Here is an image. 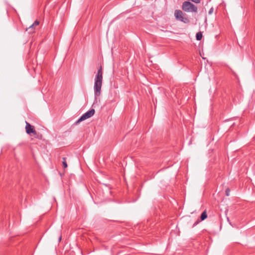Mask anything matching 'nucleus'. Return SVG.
I'll use <instances>...</instances> for the list:
<instances>
[{
  "mask_svg": "<svg viewBox=\"0 0 255 255\" xmlns=\"http://www.w3.org/2000/svg\"><path fill=\"white\" fill-rule=\"evenodd\" d=\"M182 9L183 11L187 12H195L198 11L197 7L192 2L188 1L183 2L182 5Z\"/></svg>",
  "mask_w": 255,
  "mask_h": 255,
  "instance_id": "f03ea898",
  "label": "nucleus"
},
{
  "mask_svg": "<svg viewBox=\"0 0 255 255\" xmlns=\"http://www.w3.org/2000/svg\"><path fill=\"white\" fill-rule=\"evenodd\" d=\"M39 24V22L38 20H35L32 24L34 26H37Z\"/></svg>",
  "mask_w": 255,
  "mask_h": 255,
  "instance_id": "f8f14e48",
  "label": "nucleus"
},
{
  "mask_svg": "<svg viewBox=\"0 0 255 255\" xmlns=\"http://www.w3.org/2000/svg\"><path fill=\"white\" fill-rule=\"evenodd\" d=\"M207 217V214L206 211H204L201 215L200 218L202 221L204 220Z\"/></svg>",
  "mask_w": 255,
  "mask_h": 255,
  "instance_id": "0eeeda50",
  "label": "nucleus"
},
{
  "mask_svg": "<svg viewBox=\"0 0 255 255\" xmlns=\"http://www.w3.org/2000/svg\"><path fill=\"white\" fill-rule=\"evenodd\" d=\"M174 16L176 19L184 23H188L190 22L189 19L184 16V14L181 10H176L174 12Z\"/></svg>",
  "mask_w": 255,
  "mask_h": 255,
  "instance_id": "7ed1b4c3",
  "label": "nucleus"
},
{
  "mask_svg": "<svg viewBox=\"0 0 255 255\" xmlns=\"http://www.w3.org/2000/svg\"><path fill=\"white\" fill-rule=\"evenodd\" d=\"M63 162H62V164H63V165L64 166V168H66L67 167V164L66 163V158L65 157H63Z\"/></svg>",
  "mask_w": 255,
  "mask_h": 255,
  "instance_id": "1a4fd4ad",
  "label": "nucleus"
},
{
  "mask_svg": "<svg viewBox=\"0 0 255 255\" xmlns=\"http://www.w3.org/2000/svg\"><path fill=\"white\" fill-rule=\"evenodd\" d=\"M25 123V130L26 133L28 134L32 133L33 135H36L37 134V132L35 130L34 127L31 126L29 123H27V122H26Z\"/></svg>",
  "mask_w": 255,
  "mask_h": 255,
  "instance_id": "39448f33",
  "label": "nucleus"
},
{
  "mask_svg": "<svg viewBox=\"0 0 255 255\" xmlns=\"http://www.w3.org/2000/svg\"><path fill=\"white\" fill-rule=\"evenodd\" d=\"M35 27V26H34V25L31 24L28 28H26V30L29 33H32L34 32Z\"/></svg>",
  "mask_w": 255,
  "mask_h": 255,
  "instance_id": "423d86ee",
  "label": "nucleus"
},
{
  "mask_svg": "<svg viewBox=\"0 0 255 255\" xmlns=\"http://www.w3.org/2000/svg\"><path fill=\"white\" fill-rule=\"evenodd\" d=\"M95 113V111L94 109H92L85 114H84L76 122V124H78L80 122L83 121L88 118H91L92 117Z\"/></svg>",
  "mask_w": 255,
  "mask_h": 255,
  "instance_id": "20e7f679",
  "label": "nucleus"
},
{
  "mask_svg": "<svg viewBox=\"0 0 255 255\" xmlns=\"http://www.w3.org/2000/svg\"><path fill=\"white\" fill-rule=\"evenodd\" d=\"M196 38L197 40H200L202 38V33L201 32L197 33Z\"/></svg>",
  "mask_w": 255,
  "mask_h": 255,
  "instance_id": "6e6552de",
  "label": "nucleus"
},
{
  "mask_svg": "<svg viewBox=\"0 0 255 255\" xmlns=\"http://www.w3.org/2000/svg\"><path fill=\"white\" fill-rule=\"evenodd\" d=\"M227 220H228V221L229 222L230 224L232 225L231 223L230 222L229 219L228 218H227Z\"/></svg>",
  "mask_w": 255,
  "mask_h": 255,
  "instance_id": "ddd939ff",
  "label": "nucleus"
},
{
  "mask_svg": "<svg viewBox=\"0 0 255 255\" xmlns=\"http://www.w3.org/2000/svg\"><path fill=\"white\" fill-rule=\"evenodd\" d=\"M61 240V237L60 236L59 239V241L60 242Z\"/></svg>",
  "mask_w": 255,
  "mask_h": 255,
  "instance_id": "4468645a",
  "label": "nucleus"
},
{
  "mask_svg": "<svg viewBox=\"0 0 255 255\" xmlns=\"http://www.w3.org/2000/svg\"><path fill=\"white\" fill-rule=\"evenodd\" d=\"M230 189L229 188H227L226 189V196H229L230 195Z\"/></svg>",
  "mask_w": 255,
  "mask_h": 255,
  "instance_id": "9d476101",
  "label": "nucleus"
},
{
  "mask_svg": "<svg viewBox=\"0 0 255 255\" xmlns=\"http://www.w3.org/2000/svg\"><path fill=\"white\" fill-rule=\"evenodd\" d=\"M213 11H214V8L212 7L210 9V10L208 12L209 14H210V15L212 14L213 12Z\"/></svg>",
  "mask_w": 255,
  "mask_h": 255,
  "instance_id": "9b49d317",
  "label": "nucleus"
},
{
  "mask_svg": "<svg viewBox=\"0 0 255 255\" xmlns=\"http://www.w3.org/2000/svg\"><path fill=\"white\" fill-rule=\"evenodd\" d=\"M103 72L102 67L101 66L98 70L96 75L94 83V94L95 98L99 97L101 94V90L102 85Z\"/></svg>",
  "mask_w": 255,
  "mask_h": 255,
  "instance_id": "f257e3e1",
  "label": "nucleus"
}]
</instances>
